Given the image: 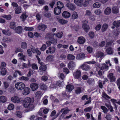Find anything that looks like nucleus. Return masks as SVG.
<instances>
[{
    "label": "nucleus",
    "instance_id": "ddd939ff",
    "mask_svg": "<svg viewBox=\"0 0 120 120\" xmlns=\"http://www.w3.org/2000/svg\"><path fill=\"white\" fill-rule=\"evenodd\" d=\"M80 67L83 70L86 71H88L90 68L89 66L86 64L85 63L81 65Z\"/></svg>",
    "mask_w": 120,
    "mask_h": 120
},
{
    "label": "nucleus",
    "instance_id": "dca6fc26",
    "mask_svg": "<svg viewBox=\"0 0 120 120\" xmlns=\"http://www.w3.org/2000/svg\"><path fill=\"white\" fill-rule=\"evenodd\" d=\"M108 77L110 80V82H113L115 81L116 78L115 77L113 76V73H111L109 74L108 75Z\"/></svg>",
    "mask_w": 120,
    "mask_h": 120
},
{
    "label": "nucleus",
    "instance_id": "7c9ffc66",
    "mask_svg": "<svg viewBox=\"0 0 120 120\" xmlns=\"http://www.w3.org/2000/svg\"><path fill=\"white\" fill-rule=\"evenodd\" d=\"M16 32L18 34L21 33L22 31V28L21 26H18L15 29Z\"/></svg>",
    "mask_w": 120,
    "mask_h": 120
},
{
    "label": "nucleus",
    "instance_id": "4be33fe9",
    "mask_svg": "<svg viewBox=\"0 0 120 120\" xmlns=\"http://www.w3.org/2000/svg\"><path fill=\"white\" fill-rule=\"evenodd\" d=\"M66 88L67 90L69 92L72 91L74 89V87L73 85L70 84L67 86Z\"/></svg>",
    "mask_w": 120,
    "mask_h": 120
},
{
    "label": "nucleus",
    "instance_id": "603ef678",
    "mask_svg": "<svg viewBox=\"0 0 120 120\" xmlns=\"http://www.w3.org/2000/svg\"><path fill=\"white\" fill-rule=\"evenodd\" d=\"M14 108V106L13 104H10L8 105V109L10 110H11Z\"/></svg>",
    "mask_w": 120,
    "mask_h": 120
},
{
    "label": "nucleus",
    "instance_id": "a18cd8bd",
    "mask_svg": "<svg viewBox=\"0 0 120 120\" xmlns=\"http://www.w3.org/2000/svg\"><path fill=\"white\" fill-rule=\"evenodd\" d=\"M7 72V70L5 68H2L1 71V74L3 75H5Z\"/></svg>",
    "mask_w": 120,
    "mask_h": 120
},
{
    "label": "nucleus",
    "instance_id": "4468645a",
    "mask_svg": "<svg viewBox=\"0 0 120 120\" xmlns=\"http://www.w3.org/2000/svg\"><path fill=\"white\" fill-rule=\"evenodd\" d=\"M86 81L90 85L93 86L95 83V80L93 78H89Z\"/></svg>",
    "mask_w": 120,
    "mask_h": 120
},
{
    "label": "nucleus",
    "instance_id": "8fccbe9b",
    "mask_svg": "<svg viewBox=\"0 0 120 120\" xmlns=\"http://www.w3.org/2000/svg\"><path fill=\"white\" fill-rule=\"evenodd\" d=\"M10 26L11 28L14 29L15 26V23L14 22H11L10 23Z\"/></svg>",
    "mask_w": 120,
    "mask_h": 120
},
{
    "label": "nucleus",
    "instance_id": "b1692460",
    "mask_svg": "<svg viewBox=\"0 0 120 120\" xmlns=\"http://www.w3.org/2000/svg\"><path fill=\"white\" fill-rule=\"evenodd\" d=\"M40 89L41 90H46L47 89V87L45 84L41 83L40 84Z\"/></svg>",
    "mask_w": 120,
    "mask_h": 120
},
{
    "label": "nucleus",
    "instance_id": "393cba45",
    "mask_svg": "<svg viewBox=\"0 0 120 120\" xmlns=\"http://www.w3.org/2000/svg\"><path fill=\"white\" fill-rule=\"evenodd\" d=\"M28 16L27 15H26L25 13H24L21 15L20 18L22 21L24 22Z\"/></svg>",
    "mask_w": 120,
    "mask_h": 120
},
{
    "label": "nucleus",
    "instance_id": "20e7f679",
    "mask_svg": "<svg viewBox=\"0 0 120 120\" xmlns=\"http://www.w3.org/2000/svg\"><path fill=\"white\" fill-rule=\"evenodd\" d=\"M88 21L87 20H85L82 25V27L84 30L86 32H87L90 29L89 26L87 24Z\"/></svg>",
    "mask_w": 120,
    "mask_h": 120
},
{
    "label": "nucleus",
    "instance_id": "9d476101",
    "mask_svg": "<svg viewBox=\"0 0 120 120\" xmlns=\"http://www.w3.org/2000/svg\"><path fill=\"white\" fill-rule=\"evenodd\" d=\"M24 88L25 89L23 92L22 94L25 95H28L30 92V89L27 87H25Z\"/></svg>",
    "mask_w": 120,
    "mask_h": 120
},
{
    "label": "nucleus",
    "instance_id": "a19ab883",
    "mask_svg": "<svg viewBox=\"0 0 120 120\" xmlns=\"http://www.w3.org/2000/svg\"><path fill=\"white\" fill-rule=\"evenodd\" d=\"M63 33L62 32H59L55 34L56 36L58 38H61L63 36Z\"/></svg>",
    "mask_w": 120,
    "mask_h": 120
},
{
    "label": "nucleus",
    "instance_id": "6e6d98bb",
    "mask_svg": "<svg viewBox=\"0 0 120 120\" xmlns=\"http://www.w3.org/2000/svg\"><path fill=\"white\" fill-rule=\"evenodd\" d=\"M63 81H58L56 83V85L59 87H62L63 86Z\"/></svg>",
    "mask_w": 120,
    "mask_h": 120
},
{
    "label": "nucleus",
    "instance_id": "9b49d317",
    "mask_svg": "<svg viewBox=\"0 0 120 120\" xmlns=\"http://www.w3.org/2000/svg\"><path fill=\"white\" fill-rule=\"evenodd\" d=\"M71 15L70 13L69 12L66 11H64L62 14V16L65 18H68Z\"/></svg>",
    "mask_w": 120,
    "mask_h": 120
},
{
    "label": "nucleus",
    "instance_id": "4d7b16f0",
    "mask_svg": "<svg viewBox=\"0 0 120 120\" xmlns=\"http://www.w3.org/2000/svg\"><path fill=\"white\" fill-rule=\"evenodd\" d=\"M101 108L103 110L104 112L105 113H107L108 110L107 109L105 106H101Z\"/></svg>",
    "mask_w": 120,
    "mask_h": 120
},
{
    "label": "nucleus",
    "instance_id": "f3484780",
    "mask_svg": "<svg viewBox=\"0 0 120 120\" xmlns=\"http://www.w3.org/2000/svg\"><path fill=\"white\" fill-rule=\"evenodd\" d=\"M105 55L103 53L100 52H98L96 54L95 57L96 58H101L104 57Z\"/></svg>",
    "mask_w": 120,
    "mask_h": 120
},
{
    "label": "nucleus",
    "instance_id": "6e6552de",
    "mask_svg": "<svg viewBox=\"0 0 120 120\" xmlns=\"http://www.w3.org/2000/svg\"><path fill=\"white\" fill-rule=\"evenodd\" d=\"M47 28V26L44 24H41L38 26V29L43 31H45V30Z\"/></svg>",
    "mask_w": 120,
    "mask_h": 120
},
{
    "label": "nucleus",
    "instance_id": "3c124183",
    "mask_svg": "<svg viewBox=\"0 0 120 120\" xmlns=\"http://www.w3.org/2000/svg\"><path fill=\"white\" fill-rule=\"evenodd\" d=\"M3 17L8 20H9L11 19V15H3Z\"/></svg>",
    "mask_w": 120,
    "mask_h": 120
},
{
    "label": "nucleus",
    "instance_id": "f257e3e1",
    "mask_svg": "<svg viewBox=\"0 0 120 120\" xmlns=\"http://www.w3.org/2000/svg\"><path fill=\"white\" fill-rule=\"evenodd\" d=\"M33 98H31L29 97L25 98L23 100V105L24 106L27 108L28 111L32 110L34 108V106L32 104L34 102Z\"/></svg>",
    "mask_w": 120,
    "mask_h": 120
},
{
    "label": "nucleus",
    "instance_id": "39448f33",
    "mask_svg": "<svg viewBox=\"0 0 120 120\" xmlns=\"http://www.w3.org/2000/svg\"><path fill=\"white\" fill-rule=\"evenodd\" d=\"M30 87L32 91H35L37 90L39 87L38 84L34 83L31 84L30 85Z\"/></svg>",
    "mask_w": 120,
    "mask_h": 120
},
{
    "label": "nucleus",
    "instance_id": "2f4dec72",
    "mask_svg": "<svg viewBox=\"0 0 120 120\" xmlns=\"http://www.w3.org/2000/svg\"><path fill=\"white\" fill-rule=\"evenodd\" d=\"M54 56L52 55L48 56L46 58V60L48 61H51L53 59Z\"/></svg>",
    "mask_w": 120,
    "mask_h": 120
},
{
    "label": "nucleus",
    "instance_id": "a211bd4d",
    "mask_svg": "<svg viewBox=\"0 0 120 120\" xmlns=\"http://www.w3.org/2000/svg\"><path fill=\"white\" fill-rule=\"evenodd\" d=\"M54 14L56 15H59L61 12V9L56 7L54 9Z\"/></svg>",
    "mask_w": 120,
    "mask_h": 120
},
{
    "label": "nucleus",
    "instance_id": "473e14b6",
    "mask_svg": "<svg viewBox=\"0 0 120 120\" xmlns=\"http://www.w3.org/2000/svg\"><path fill=\"white\" fill-rule=\"evenodd\" d=\"M2 40L4 42L7 43L10 42L11 41V40L10 38L6 37L3 38Z\"/></svg>",
    "mask_w": 120,
    "mask_h": 120
},
{
    "label": "nucleus",
    "instance_id": "e2e57ef3",
    "mask_svg": "<svg viewBox=\"0 0 120 120\" xmlns=\"http://www.w3.org/2000/svg\"><path fill=\"white\" fill-rule=\"evenodd\" d=\"M47 47L45 44H43L42 45V47L40 48V50L44 51L46 48Z\"/></svg>",
    "mask_w": 120,
    "mask_h": 120
},
{
    "label": "nucleus",
    "instance_id": "0eeeda50",
    "mask_svg": "<svg viewBox=\"0 0 120 120\" xmlns=\"http://www.w3.org/2000/svg\"><path fill=\"white\" fill-rule=\"evenodd\" d=\"M81 72L80 71L77 70L75 73H73V75L75 79H79L80 78Z\"/></svg>",
    "mask_w": 120,
    "mask_h": 120
},
{
    "label": "nucleus",
    "instance_id": "f704fd0d",
    "mask_svg": "<svg viewBox=\"0 0 120 120\" xmlns=\"http://www.w3.org/2000/svg\"><path fill=\"white\" fill-rule=\"evenodd\" d=\"M101 70H104L107 71L109 69V67L105 64H102V66L101 67Z\"/></svg>",
    "mask_w": 120,
    "mask_h": 120
},
{
    "label": "nucleus",
    "instance_id": "a878e982",
    "mask_svg": "<svg viewBox=\"0 0 120 120\" xmlns=\"http://www.w3.org/2000/svg\"><path fill=\"white\" fill-rule=\"evenodd\" d=\"M7 98L6 97L4 96H1L0 97V101L1 102L4 103L6 102Z\"/></svg>",
    "mask_w": 120,
    "mask_h": 120
},
{
    "label": "nucleus",
    "instance_id": "338daca9",
    "mask_svg": "<svg viewBox=\"0 0 120 120\" xmlns=\"http://www.w3.org/2000/svg\"><path fill=\"white\" fill-rule=\"evenodd\" d=\"M32 68L34 69H38V67L37 65L34 64H32Z\"/></svg>",
    "mask_w": 120,
    "mask_h": 120
},
{
    "label": "nucleus",
    "instance_id": "f8f14e48",
    "mask_svg": "<svg viewBox=\"0 0 120 120\" xmlns=\"http://www.w3.org/2000/svg\"><path fill=\"white\" fill-rule=\"evenodd\" d=\"M75 64L73 61H71L68 64V68L70 69L73 70L75 66Z\"/></svg>",
    "mask_w": 120,
    "mask_h": 120
},
{
    "label": "nucleus",
    "instance_id": "7ed1b4c3",
    "mask_svg": "<svg viewBox=\"0 0 120 120\" xmlns=\"http://www.w3.org/2000/svg\"><path fill=\"white\" fill-rule=\"evenodd\" d=\"M11 100L14 103H20L23 101V99L21 98H20L17 96H14L11 98Z\"/></svg>",
    "mask_w": 120,
    "mask_h": 120
},
{
    "label": "nucleus",
    "instance_id": "1a4fd4ad",
    "mask_svg": "<svg viewBox=\"0 0 120 120\" xmlns=\"http://www.w3.org/2000/svg\"><path fill=\"white\" fill-rule=\"evenodd\" d=\"M85 41L86 40L85 38L82 36H81L78 38V42L79 44H83L85 42Z\"/></svg>",
    "mask_w": 120,
    "mask_h": 120
},
{
    "label": "nucleus",
    "instance_id": "79ce46f5",
    "mask_svg": "<svg viewBox=\"0 0 120 120\" xmlns=\"http://www.w3.org/2000/svg\"><path fill=\"white\" fill-rule=\"evenodd\" d=\"M15 13L17 14H19L21 12V9L20 7H19L15 9Z\"/></svg>",
    "mask_w": 120,
    "mask_h": 120
},
{
    "label": "nucleus",
    "instance_id": "052dcab7",
    "mask_svg": "<svg viewBox=\"0 0 120 120\" xmlns=\"http://www.w3.org/2000/svg\"><path fill=\"white\" fill-rule=\"evenodd\" d=\"M48 79V78L47 76L44 75L42 76L41 80L44 81H46Z\"/></svg>",
    "mask_w": 120,
    "mask_h": 120
},
{
    "label": "nucleus",
    "instance_id": "bf43d9fd",
    "mask_svg": "<svg viewBox=\"0 0 120 120\" xmlns=\"http://www.w3.org/2000/svg\"><path fill=\"white\" fill-rule=\"evenodd\" d=\"M58 75L60 78L61 79H63L65 78V76L62 73H59L58 74Z\"/></svg>",
    "mask_w": 120,
    "mask_h": 120
},
{
    "label": "nucleus",
    "instance_id": "aec40b11",
    "mask_svg": "<svg viewBox=\"0 0 120 120\" xmlns=\"http://www.w3.org/2000/svg\"><path fill=\"white\" fill-rule=\"evenodd\" d=\"M85 55L83 53H80L77 55L76 58L78 60H81L84 58Z\"/></svg>",
    "mask_w": 120,
    "mask_h": 120
},
{
    "label": "nucleus",
    "instance_id": "864d4df0",
    "mask_svg": "<svg viewBox=\"0 0 120 120\" xmlns=\"http://www.w3.org/2000/svg\"><path fill=\"white\" fill-rule=\"evenodd\" d=\"M19 79L21 80L27 81L29 80V78L27 77L22 76L19 78Z\"/></svg>",
    "mask_w": 120,
    "mask_h": 120
},
{
    "label": "nucleus",
    "instance_id": "cd10ccee",
    "mask_svg": "<svg viewBox=\"0 0 120 120\" xmlns=\"http://www.w3.org/2000/svg\"><path fill=\"white\" fill-rule=\"evenodd\" d=\"M48 49L49 51V52L50 54H53L54 53L56 49L53 46L49 47Z\"/></svg>",
    "mask_w": 120,
    "mask_h": 120
},
{
    "label": "nucleus",
    "instance_id": "ea45409f",
    "mask_svg": "<svg viewBox=\"0 0 120 120\" xmlns=\"http://www.w3.org/2000/svg\"><path fill=\"white\" fill-rule=\"evenodd\" d=\"M69 111L68 109L67 108H65L61 109L60 112H63L64 114H67Z\"/></svg>",
    "mask_w": 120,
    "mask_h": 120
},
{
    "label": "nucleus",
    "instance_id": "5701e85b",
    "mask_svg": "<svg viewBox=\"0 0 120 120\" xmlns=\"http://www.w3.org/2000/svg\"><path fill=\"white\" fill-rule=\"evenodd\" d=\"M3 33L5 35L10 36L11 34V33L9 30H2Z\"/></svg>",
    "mask_w": 120,
    "mask_h": 120
},
{
    "label": "nucleus",
    "instance_id": "6ab92c4d",
    "mask_svg": "<svg viewBox=\"0 0 120 120\" xmlns=\"http://www.w3.org/2000/svg\"><path fill=\"white\" fill-rule=\"evenodd\" d=\"M75 3L79 6H82L83 4V0H74Z\"/></svg>",
    "mask_w": 120,
    "mask_h": 120
},
{
    "label": "nucleus",
    "instance_id": "bb28decb",
    "mask_svg": "<svg viewBox=\"0 0 120 120\" xmlns=\"http://www.w3.org/2000/svg\"><path fill=\"white\" fill-rule=\"evenodd\" d=\"M57 7L61 9L63 8L64 7V5L63 3L60 1H58L56 4Z\"/></svg>",
    "mask_w": 120,
    "mask_h": 120
},
{
    "label": "nucleus",
    "instance_id": "09e8293b",
    "mask_svg": "<svg viewBox=\"0 0 120 120\" xmlns=\"http://www.w3.org/2000/svg\"><path fill=\"white\" fill-rule=\"evenodd\" d=\"M94 12L95 14L97 15H100V14L101 13V11L99 9L95 10L94 11Z\"/></svg>",
    "mask_w": 120,
    "mask_h": 120
},
{
    "label": "nucleus",
    "instance_id": "69168bd1",
    "mask_svg": "<svg viewBox=\"0 0 120 120\" xmlns=\"http://www.w3.org/2000/svg\"><path fill=\"white\" fill-rule=\"evenodd\" d=\"M87 50L90 53L93 52V49L90 47H88L87 48Z\"/></svg>",
    "mask_w": 120,
    "mask_h": 120
},
{
    "label": "nucleus",
    "instance_id": "37998d69",
    "mask_svg": "<svg viewBox=\"0 0 120 120\" xmlns=\"http://www.w3.org/2000/svg\"><path fill=\"white\" fill-rule=\"evenodd\" d=\"M108 26V25L106 24H104L102 28V32L105 31L107 29Z\"/></svg>",
    "mask_w": 120,
    "mask_h": 120
},
{
    "label": "nucleus",
    "instance_id": "e433bc0d",
    "mask_svg": "<svg viewBox=\"0 0 120 120\" xmlns=\"http://www.w3.org/2000/svg\"><path fill=\"white\" fill-rule=\"evenodd\" d=\"M111 9L109 7H107L104 11L106 15H109L111 13Z\"/></svg>",
    "mask_w": 120,
    "mask_h": 120
},
{
    "label": "nucleus",
    "instance_id": "2eb2a0df",
    "mask_svg": "<svg viewBox=\"0 0 120 120\" xmlns=\"http://www.w3.org/2000/svg\"><path fill=\"white\" fill-rule=\"evenodd\" d=\"M43 95V93L41 91H38L35 94V96L37 99H39Z\"/></svg>",
    "mask_w": 120,
    "mask_h": 120
},
{
    "label": "nucleus",
    "instance_id": "c03bdc74",
    "mask_svg": "<svg viewBox=\"0 0 120 120\" xmlns=\"http://www.w3.org/2000/svg\"><path fill=\"white\" fill-rule=\"evenodd\" d=\"M21 47L23 49H26L27 47L26 43L25 42H22L21 43Z\"/></svg>",
    "mask_w": 120,
    "mask_h": 120
},
{
    "label": "nucleus",
    "instance_id": "f03ea898",
    "mask_svg": "<svg viewBox=\"0 0 120 120\" xmlns=\"http://www.w3.org/2000/svg\"><path fill=\"white\" fill-rule=\"evenodd\" d=\"M15 88L17 90H22L24 89L25 87V85L22 82H18L15 83Z\"/></svg>",
    "mask_w": 120,
    "mask_h": 120
},
{
    "label": "nucleus",
    "instance_id": "49530a36",
    "mask_svg": "<svg viewBox=\"0 0 120 120\" xmlns=\"http://www.w3.org/2000/svg\"><path fill=\"white\" fill-rule=\"evenodd\" d=\"M114 43H113V41H110L109 42H107L105 46V47H111V46H112L113 45Z\"/></svg>",
    "mask_w": 120,
    "mask_h": 120
},
{
    "label": "nucleus",
    "instance_id": "423d86ee",
    "mask_svg": "<svg viewBox=\"0 0 120 120\" xmlns=\"http://www.w3.org/2000/svg\"><path fill=\"white\" fill-rule=\"evenodd\" d=\"M66 5L68 9L74 11L75 8V5L71 3H68Z\"/></svg>",
    "mask_w": 120,
    "mask_h": 120
},
{
    "label": "nucleus",
    "instance_id": "72a5a7b5",
    "mask_svg": "<svg viewBox=\"0 0 120 120\" xmlns=\"http://www.w3.org/2000/svg\"><path fill=\"white\" fill-rule=\"evenodd\" d=\"M18 73L20 76H21L22 74L21 73L20 71L18 70H16L13 74V76L14 77H16L17 76V74Z\"/></svg>",
    "mask_w": 120,
    "mask_h": 120
},
{
    "label": "nucleus",
    "instance_id": "774afa93",
    "mask_svg": "<svg viewBox=\"0 0 120 120\" xmlns=\"http://www.w3.org/2000/svg\"><path fill=\"white\" fill-rule=\"evenodd\" d=\"M16 114L17 116L21 118L22 116L21 113L20 111H17L16 112Z\"/></svg>",
    "mask_w": 120,
    "mask_h": 120
},
{
    "label": "nucleus",
    "instance_id": "13d9d810",
    "mask_svg": "<svg viewBox=\"0 0 120 120\" xmlns=\"http://www.w3.org/2000/svg\"><path fill=\"white\" fill-rule=\"evenodd\" d=\"M34 28L31 27H28L26 26L25 27L24 30L26 31H32L33 30Z\"/></svg>",
    "mask_w": 120,
    "mask_h": 120
},
{
    "label": "nucleus",
    "instance_id": "0e129e2a",
    "mask_svg": "<svg viewBox=\"0 0 120 120\" xmlns=\"http://www.w3.org/2000/svg\"><path fill=\"white\" fill-rule=\"evenodd\" d=\"M18 3L20 4H22L24 3H26L27 2L24 0H19L18 2Z\"/></svg>",
    "mask_w": 120,
    "mask_h": 120
},
{
    "label": "nucleus",
    "instance_id": "5fc2aeb1",
    "mask_svg": "<svg viewBox=\"0 0 120 120\" xmlns=\"http://www.w3.org/2000/svg\"><path fill=\"white\" fill-rule=\"evenodd\" d=\"M40 70L44 71H45L46 69V66L45 65H41L40 67Z\"/></svg>",
    "mask_w": 120,
    "mask_h": 120
},
{
    "label": "nucleus",
    "instance_id": "de8ad7c7",
    "mask_svg": "<svg viewBox=\"0 0 120 120\" xmlns=\"http://www.w3.org/2000/svg\"><path fill=\"white\" fill-rule=\"evenodd\" d=\"M101 4L97 2L94 3L93 6L94 8H98L100 7Z\"/></svg>",
    "mask_w": 120,
    "mask_h": 120
},
{
    "label": "nucleus",
    "instance_id": "c85d7f7f",
    "mask_svg": "<svg viewBox=\"0 0 120 120\" xmlns=\"http://www.w3.org/2000/svg\"><path fill=\"white\" fill-rule=\"evenodd\" d=\"M113 24L116 28L120 26V20L115 21L113 23Z\"/></svg>",
    "mask_w": 120,
    "mask_h": 120
},
{
    "label": "nucleus",
    "instance_id": "c756f323",
    "mask_svg": "<svg viewBox=\"0 0 120 120\" xmlns=\"http://www.w3.org/2000/svg\"><path fill=\"white\" fill-rule=\"evenodd\" d=\"M106 51L107 53L109 54H112L113 53V52L112 51V47H109L106 50Z\"/></svg>",
    "mask_w": 120,
    "mask_h": 120
},
{
    "label": "nucleus",
    "instance_id": "58836bf2",
    "mask_svg": "<svg viewBox=\"0 0 120 120\" xmlns=\"http://www.w3.org/2000/svg\"><path fill=\"white\" fill-rule=\"evenodd\" d=\"M78 17V15L77 13L75 11L73 12L72 16L71 18L73 19H77Z\"/></svg>",
    "mask_w": 120,
    "mask_h": 120
},
{
    "label": "nucleus",
    "instance_id": "c9c22d12",
    "mask_svg": "<svg viewBox=\"0 0 120 120\" xmlns=\"http://www.w3.org/2000/svg\"><path fill=\"white\" fill-rule=\"evenodd\" d=\"M67 58L69 60H73L75 59V56L72 54H69L68 55Z\"/></svg>",
    "mask_w": 120,
    "mask_h": 120
},
{
    "label": "nucleus",
    "instance_id": "680f3d73",
    "mask_svg": "<svg viewBox=\"0 0 120 120\" xmlns=\"http://www.w3.org/2000/svg\"><path fill=\"white\" fill-rule=\"evenodd\" d=\"M92 15V13L91 11L89 10H86L85 15L88 16H91Z\"/></svg>",
    "mask_w": 120,
    "mask_h": 120
},
{
    "label": "nucleus",
    "instance_id": "4c0bfd02",
    "mask_svg": "<svg viewBox=\"0 0 120 120\" xmlns=\"http://www.w3.org/2000/svg\"><path fill=\"white\" fill-rule=\"evenodd\" d=\"M112 11L114 13H117L118 12V8L117 7L114 6L112 8Z\"/></svg>",
    "mask_w": 120,
    "mask_h": 120
},
{
    "label": "nucleus",
    "instance_id": "412c9836",
    "mask_svg": "<svg viewBox=\"0 0 120 120\" xmlns=\"http://www.w3.org/2000/svg\"><path fill=\"white\" fill-rule=\"evenodd\" d=\"M57 20L61 24L63 25L66 24L68 22L67 21L63 19L57 18Z\"/></svg>",
    "mask_w": 120,
    "mask_h": 120
}]
</instances>
